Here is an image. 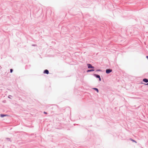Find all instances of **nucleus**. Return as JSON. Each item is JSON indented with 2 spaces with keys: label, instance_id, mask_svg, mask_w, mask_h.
Masks as SVG:
<instances>
[{
  "label": "nucleus",
  "instance_id": "obj_5",
  "mask_svg": "<svg viewBox=\"0 0 148 148\" xmlns=\"http://www.w3.org/2000/svg\"><path fill=\"white\" fill-rule=\"evenodd\" d=\"M87 66L88 69H91V66H92V65L91 64H87Z\"/></svg>",
  "mask_w": 148,
  "mask_h": 148
},
{
  "label": "nucleus",
  "instance_id": "obj_16",
  "mask_svg": "<svg viewBox=\"0 0 148 148\" xmlns=\"http://www.w3.org/2000/svg\"><path fill=\"white\" fill-rule=\"evenodd\" d=\"M44 113L45 114H47V113L45 112H44Z\"/></svg>",
  "mask_w": 148,
  "mask_h": 148
},
{
  "label": "nucleus",
  "instance_id": "obj_14",
  "mask_svg": "<svg viewBox=\"0 0 148 148\" xmlns=\"http://www.w3.org/2000/svg\"><path fill=\"white\" fill-rule=\"evenodd\" d=\"M32 46H36L37 45H32Z\"/></svg>",
  "mask_w": 148,
  "mask_h": 148
},
{
  "label": "nucleus",
  "instance_id": "obj_10",
  "mask_svg": "<svg viewBox=\"0 0 148 148\" xmlns=\"http://www.w3.org/2000/svg\"><path fill=\"white\" fill-rule=\"evenodd\" d=\"M96 71L102 72V70H101V69H97V70H96Z\"/></svg>",
  "mask_w": 148,
  "mask_h": 148
},
{
  "label": "nucleus",
  "instance_id": "obj_7",
  "mask_svg": "<svg viewBox=\"0 0 148 148\" xmlns=\"http://www.w3.org/2000/svg\"><path fill=\"white\" fill-rule=\"evenodd\" d=\"M7 116V114H1L0 115V117L2 118H3L4 116Z\"/></svg>",
  "mask_w": 148,
  "mask_h": 148
},
{
  "label": "nucleus",
  "instance_id": "obj_12",
  "mask_svg": "<svg viewBox=\"0 0 148 148\" xmlns=\"http://www.w3.org/2000/svg\"><path fill=\"white\" fill-rule=\"evenodd\" d=\"M98 79H99V81H101V78L100 77L98 78Z\"/></svg>",
  "mask_w": 148,
  "mask_h": 148
},
{
  "label": "nucleus",
  "instance_id": "obj_2",
  "mask_svg": "<svg viewBox=\"0 0 148 148\" xmlns=\"http://www.w3.org/2000/svg\"><path fill=\"white\" fill-rule=\"evenodd\" d=\"M43 73L47 74H49V71L47 69H45L43 71Z\"/></svg>",
  "mask_w": 148,
  "mask_h": 148
},
{
  "label": "nucleus",
  "instance_id": "obj_1",
  "mask_svg": "<svg viewBox=\"0 0 148 148\" xmlns=\"http://www.w3.org/2000/svg\"><path fill=\"white\" fill-rule=\"evenodd\" d=\"M112 71V70L111 69H107L106 70V73L108 74Z\"/></svg>",
  "mask_w": 148,
  "mask_h": 148
},
{
  "label": "nucleus",
  "instance_id": "obj_9",
  "mask_svg": "<svg viewBox=\"0 0 148 148\" xmlns=\"http://www.w3.org/2000/svg\"><path fill=\"white\" fill-rule=\"evenodd\" d=\"M130 140H131L133 142H135V143H137V142H136V141H135V140H133V139H132V138H130Z\"/></svg>",
  "mask_w": 148,
  "mask_h": 148
},
{
  "label": "nucleus",
  "instance_id": "obj_4",
  "mask_svg": "<svg viewBox=\"0 0 148 148\" xmlns=\"http://www.w3.org/2000/svg\"><path fill=\"white\" fill-rule=\"evenodd\" d=\"M143 81L144 82L147 83L148 82V79L147 78H144L143 79Z\"/></svg>",
  "mask_w": 148,
  "mask_h": 148
},
{
  "label": "nucleus",
  "instance_id": "obj_19",
  "mask_svg": "<svg viewBox=\"0 0 148 148\" xmlns=\"http://www.w3.org/2000/svg\"><path fill=\"white\" fill-rule=\"evenodd\" d=\"M144 84L145 85H147L148 86V83H147V84Z\"/></svg>",
  "mask_w": 148,
  "mask_h": 148
},
{
  "label": "nucleus",
  "instance_id": "obj_21",
  "mask_svg": "<svg viewBox=\"0 0 148 148\" xmlns=\"http://www.w3.org/2000/svg\"><path fill=\"white\" fill-rule=\"evenodd\" d=\"M1 66H0V69L1 68Z\"/></svg>",
  "mask_w": 148,
  "mask_h": 148
},
{
  "label": "nucleus",
  "instance_id": "obj_3",
  "mask_svg": "<svg viewBox=\"0 0 148 148\" xmlns=\"http://www.w3.org/2000/svg\"><path fill=\"white\" fill-rule=\"evenodd\" d=\"M93 75L95 76L96 78H98L100 77V75H99L95 74H93Z\"/></svg>",
  "mask_w": 148,
  "mask_h": 148
},
{
  "label": "nucleus",
  "instance_id": "obj_6",
  "mask_svg": "<svg viewBox=\"0 0 148 148\" xmlns=\"http://www.w3.org/2000/svg\"><path fill=\"white\" fill-rule=\"evenodd\" d=\"M95 71V70L94 69H90L88 70L86 72L87 73H88V72H90L93 71Z\"/></svg>",
  "mask_w": 148,
  "mask_h": 148
},
{
  "label": "nucleus",
  "instance_id": "obj_20",
  "mask_svg": "<svg viewBox=\"0 0 148 148\" xmlns=\"http://www.w3.org/2000/svg\"><path fill=\"white\" fill-rule=\"evenodd\" d=\"M146 58L148 59V56H146Z\"/></svg>",
  "mask_w": 148,
  "mask_h": 148
},
{
  "label": "nucleus",
  "instance_id": "obj_8",
  "mask_svg": "<svg viewBox=\"0 0 148 148\" xmlns=\"http://www.w3.org/2000/svg\"><path fill=\"white\" fill-rule=\"evenodd\" d=\"M92 89H93L94 90H95L98 93L99 92L98 89L97 88H92Z\"/></svg>",
  "mask_w": 148,
  "mask_h": 148
},
{
  "label": "nucleus",
  "instance_id": "obj_17",
  "mask_svg": "<svg viewBox=\"0 0 148 148\" xmlns=\"http://www.w3.org/2000/svg\"><path fill=\"white\" fill-rule=\"evenodd\" d=\"M10 97H12V96L10 95H9L8 97L9 98H10Z\"/></svg>",
  "mask_w": 148,
  "mask_h": 148
},
{
  "label": "nucleus",
  "instance_id": "obj_11",
  "mask_svg": "<svg viewBox=\"0 0 148 148\" xmlns=\"http://www.w3.org/2000/svg\"><path fill=\"white\" fill-rule=\"evenodd\" d=\"M13 71V69H10V73H12Z\"/></svg>",
  "mask_w": 148,
  "mask_h": 148
},
{
  "label": "nucleus",
  "instance_id": "obj_15",
  "mask_svg": "<svg viewBox=\"0 0 148 148\" xmlns=\"http://www.w3.org/2000/svg\"><path fill=\"white\" fill-rule=\"evenodd\" d=\"M94 68H95V67L94 66H91V69H93Z\"/></svg>",
  "mask_w": 148,
  "mask_h": 148
},
{
  "label": "nucleus",
  "instance_id": "obj_13",
  "mask_svg": "<svg viewBox=\"0 0 148 148\" xmlns=\"http://www.w3.org/2000/svg\"><path fill=\"white\" fill-rule=\"evenodd\" d=\"M9 141H10V138H6Z\"/></svg>",
  "mask_w": 148,
  "mask_h": 148
},
{
  "label": "nucleus",
  "instance_id": "obj_18",
  "mask_svg": "<svg viewBox=\"0 0 148 148\" xmlns=\"http://www.w3.org/2000/svg\"><path fill=\"white\" fill-rule=\"evenodd\" d=\"M10 97H12V96L10 95H9L8 97L9 98H10Z\"/></svg>",
  "mask_w": 148,
  "mask_h": 148
}]
</instances>
